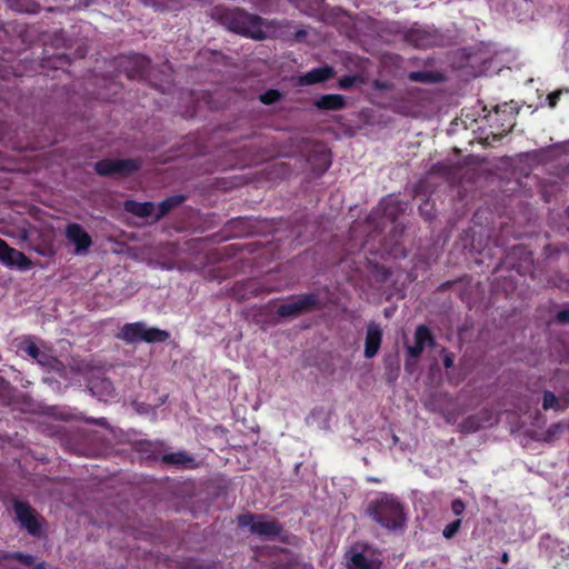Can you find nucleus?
Masks as SVG:
<instances>
[{"label": "nucleus", "mask_w": 569, "mask_h": 569, "mask_svg": "<svg viewBox=\"0 0 569 569\" xmlns=\"http://www.w3.org/2000/svg\"><path fill=\"white\" fill-rule=\"evenodd\" d=\"M368 511L372 519L383 528L396 530L403 526V507L393 496L382 495L372 500Z\"/></svg>", "instance_id": "nucleus-1"}, {"label": "nucleus", "mask_w": 569, "mask_h": 569, "mask_svg": "<svg viewBox=\"0 0 569 569\" xmlns=\"http://www.w3.org/2000/svg\"><path fill=\"white\" fill-rule=\"evenodd\" d=\"M119 337L130 343L138 341L162 342L169 338V333L158 328L148 327L143 322H134L124 325Z\"/></svg>", "instance_id": "nucleus-2"}, {"label": "nucleus", "mask_w": 569, "mask_h": 569, "mask_svg": "<svg viewBox=\"0 0 569 569\" xmlns=\"http://www.w3.org/2000/svg\"><path fill=\"white\" fill-rule=\"evenodd\" d=\"M182 201V198L176 197L167 199L166 201L161 202L158 206H154L150 202H136V201H126L124 208L128 212H131L139 217H151L156 220L160 219L162 216H164L171 207L180 203Z\"/></svg>", "instance_id": "nucleus-3"}, {"label": "nucleus", "mask_w": 569, "mask_h": 569, "mask_svg": "<svg viewBox=\"0 0 569 569\" xmlns=\"http://www.w3.org/2000/svg\"><path fill=\"white\" fill-rule=\"evenodd\" d=\"M262 20L243 11L236 12L230 22V29L253 39H262L264 31Z\"/></svg>", "instance_id": "nucleus-4"}, {"label": "nucleus", "mask_w": 569, "mask_h": 569, "mask_svg": "<svg viewBox=\"0 0 569 569\" xmlns=\"http://www.w3.org/2000/svg\"><path fill=\"white\" fill-rule=\"evenodd\" d=\"M20 350L27 353L29 357L37 360V362L51 370L60 371V361L52 356L42 345H37L31 339H26L20 345Z\"/></svg>", "instance_id": "nucleus-5"}, {"label": "nucleus", "mask_w": 569, "mask_h": 569, "mask_svg": "<svg viewBox=\"0 0 569 569\" xmlns=\"http://www.w3.org/2000/svg\"><path fill=\"white\" fill-rule=\"evenodd\" d=\"M240 527L249 528L252 533L263 537L276 536L280 531L277 522L266 520L261 516L243 515L238 518Z\"/></svg>", "instance_id": "nucleus-6"}, {"label": "nucleus", "mask_w": 569, "mask_h": 569, "mask_svg": "<svg viewBox=\"0 0 569 569\" xmlns=\"http://www.w3.org/2000/svg\"><path fill=\"white\" fill-rule=\"evenodd\" d=\"M139 168V162L132 159H108L96 163L99 174H128Z\"/></svg>", "instance_id": "nucleus-7"}, {"label": "nucleus", "mask_w": 569, "mask_h": 569, "mask_svg": "<svg viewBox=\"0 0 569 569\" xmlns=\"http://www.w3.org/2000/svg\"><path fill=\"white\" fill-rule=\"evenodd\" d=\"M380 558L370 549L351 550L348 558V569H379Z\"/></svg>", "instance_id": "nucleus-8"}, {"label": "nucleus", "mask_w": 569, "mask_h": 569, "mask_svg": "<svg viewBox=\"0 0 569 569\" xmlns=\"http://www.w3.org/2000/svg\"><path fill=\"white\" fill-rule=\"evenodd\" d=\"M66 236L70 243L74 246L76 254H86L92 243L90 236L86 230L77 224L70 223L67 226Z\"/></svg>", "instance_id": "nucleus-9"}, {"label": "nucleus", "mask_w": 569, "mask_h": 569, "mask_svg": "<svg viewBox=\"0 0 569 569\" xmlns=\"http://www.w3.org/2000/svg\"><path fill=\"white\" fill-rule=\"evenodd\" d=\"M0 261L8 267H17L20 270H27L31 264L22 252L10 248L2 239H0Z\"/></svg>", "instance_id": "nucleus-10"}, {"label": "nucleus", "mask_w": 569, "mask_h": 569, "mask_svg": "<svg viewBox=\"0 0 569 569\" xmlns=\"http://www.w3.org/2000/svg\"><path fill=\"white\" fill-rule=\"evenodd\" d=\"M316 297L313 295H306L293 298L292 300L282 303L278 308V315L282 317L296 316L300 312L308 310L316 303Z\"/></svg>", "instance_id": "nucleus-11"}, {"label": "nucleus", "mask_w": 569, "mask_h": 569, "mask_svg": "<svg viewBox=\"0 0 569 569\" xmlns=\"http://www.w3.org/2000/svg\"><path fill=\"white\" fill-rule=\"evenodd\" d=\"M432 345V337L429 329L425 326L417 328L415 332V343L407 347V351L415 362L427 346Z\"/></svg>", "instance_id": "nucleus-12"}, {"label": "nucleus", "mask_w": 569, "mask_h": 569, "mask_svg": "<svg viewBox=\"0 0 569 569\" xmlns=\"http://www.w3.org/2000/svg\"><path fill=\"white\" fill-rule=\"evenodd\" d=\"M14 512L21 526L31 535H37L39 532L40 527L38 520L26 503L20 501L14 502Z\"/></svg>", "instance_id": "nucleus-13"}, {"label": "nucleus", "mask_w": 569, "mask_h": 569, "mask_svg": "<svg viewBox=\"0 0 569 569\" xmlns=\"http://www.w3.org/2000/svg\"><path fill=\"white\" fill-rule=\"evenodd\" d=\"M407 40L416 48H428L438 43L437 36L422 28L410 30Z\"/></svg>", "instance_id": "nucleus-14"}, {"label": "nucleus", "mask_w": 569, "mask_h": 569, "mask_svg": "<svg viewBox=\"0 0 569 569\" xmlns=\"http://www.w3.org/2000/svg\"><path fill=\"white\" fill-rule=\"evenodd\" d=\"M382 331L376 323H370L367 328L365 356L372 358L377 355L381 343Z\"/></svg>", "instance_id": "nucleus-15"}, {"label": "nucleus", "mask_w": 569, "mask_h": 569, "mask_svg": "<svg viewBox=\"0 0 569 569\" xmlns=\"http://www.w3.org/2000/svg\"><path fill=\"white\" fill-rule=\"evenodd\" d=\"M333 74V69L331 67H320L312 69L308 73H306L300 79L301 84H313L318 82H322Z\"/></svg>", "instance_id": "nucleus-16"}, {"label": "nucleus", "mask_w": 569, "mask_h": 569, "mask_svg": "<svg viewBox=\"0 0 569 569\" xmlns=\"http://www.w3.org/2000/svg\"><path fill=\"white\" fill-rule=\"evenodd\" d=\"M90 390L94 396L104 401L112 397L114 391L111 381L108 379H101L99 381L92 382Z\"/></svg>", "instance_id": "nucleus-17"}, {"label": "nucleus", "mask_w": 569, "mask_h": 569, "mask_svg": "<svg viewBox=\"0 0 569 569\" xmlns=\"http://www.w3.org/2000/svg\"><path fill=\"white\" fill-rule=\"evenodd\" d=\"M345 101L340 94H327L318 99L317 107L327 110H337L343 106Z\"/></svg>", "instance_id": "nucleus-18"}, {"label": "nucleus", "mask_w": 569, "mask_h": 569, "mask_svg": "<svg viewBox=\"0 0 569 569\" xmlns=\"http://www.w3.org/2000/svg\"><path fill=\"white\" fill-rule=\"evenodd\" d=\"M568 403L566 400L557 398L552 392L547 391L543 395L542 407L545 410L553 409L556 411H561L567 408Z\"/></svg>", "instance_id": "nucleus-19"}, {"label": "nucleus", "mask_w": 569, "mask_h": 569, "mask_svg": "<svg viewBox=\"0 0 569 569\" xmlns=\"http://www.w3.org/2000/svg\"><path fill=\"white\" fill-rule=\"evenodd\" d=\"M163 461L167 463L182 466V467H192L193 458L186 455L184 452H174L170 455L163 456Z\"/></svg>", "instance_id": "nucleus-20"}, {"label": "nucleus", "mask_w": 569, "mask_h": 569, "mask_svg": "<svg viewBox=\"0 0 569 569\" xmlns=\"http://www.w3.org/2000/svg\"><path fill=\"white\" fill-rule=\"evenodd\" d=\"M8 557L14 558V559H17L18 561H20L21 563H23V565H26L28 567H32L33 566V569H44V563L43 562L34 565V559H33V557L31 555H26V553L17 552V553H11Z\"/></svg>", "instance_id": "nucleus-21"}, {"label": "nucleus", "mask_w": 569, "mask_h": 569, "mask_svg": "<svg viewBox=\"0 0 569 569\" xmlns=\"http://www.w3.org/2000/svg\"><path fill=\"white\" fill-rule=\"evenodd\" d=\"M460 525H461L460 519H457V520L452 521L451 523L447 525L442 531L443 536L446 538H452L459 530Z\"/></svg>", "instance_id": "nucleus-22"}, {"label": "nucleus", "mask_w": 569, "mask_h": 569, "mask_svg": "<svg viewBox=\"0 0 569 569\" xmlns=\"http://www.w3.org/2000/svg\"><path fill=\"white\" fill-rule=\"evenodd\" d=\"M279 98V93L277 91H269L261 94L260 99L263 103H272Z\"/></svg>", "instance_id": "nucleus-23"}, {"label": "nucleus", "mask_w": 569, "mask_h": 569, "mask_svg": "<svg viewBox=\"0 0 569 569\" xmlns=\"http://www.w3.org/2000/svg\"><path fill=\"white\" fill-rule=\"evenodd\" d=\"M451 510L456 516H460L465 511V503L460 499H456L451 503Z\"/></svg>", "instance_id": "nucleus-24"}, {"label": "nucleus", "mask_w": 569, "mask_h": 569, "mask_svg": "<svg viewBox=\"0 0 569 569\" xmlns=\"http://www.w3.org/2000/svg\"><path fill=\"white\" fill-rule=\"evenodd\" d=\"M561 93H562V91H561V90H558V91H555V92H552V93H550V94L548 96V102H549V106H550L551 108H555V107H556L557 101H558L559 97L561 96Z\"/></svg>", "instance_id": "nucleus-25"}, {"label": "nucleus", "mask_w": 569, "mask_h": 569, "mask_svg": "<svg viewBox=\"0 0 569 569\" xmlns=\"http://www.w3.org/2000/svg\"><path fill=\"white\" fill-rule=\"evenodd\" d=\"M409 78L412 81H426L427 74L423 72H412V73H410Z\"/></svg>", "instance_id": "nucleus-26"}, {"label": "nucleus", "mask_w": 569, "mask_h": 569, "mask_svg": "<svg viewBox=\"0 0 569 569\" xmlns=\"http://www.w3.org/2000/svg\"><path fill=\"white\" fill-rule=\"evenodd\" d=\"M468 427L467 429L468 430H476L478 428H482V427H486V426H489L490 423L489 422H477L475 423L472 420L468 421Z\"/></svg>", "instance_id": "nucleus-27"}, {"label": "nucleus", "mask_w": 569, "mask_h": 569, "mask_svg": "<svg viewBox=\"0 0 569 569\" xmlns=\"http://www.w3.org/2000/svg\"><path fill=\"white\" fill-rule=\"evenodd\" d=\"M557 319L560 322H569V310H562L557 313Z\"/></svg>", "instance_id": "nucleus-28"}, {"label": "nucleus", "mask_w": 569, "mask_h": 569, "mask_svg": "<svg viewBox=\"0 0 569 569\" xmlns=\"http://www.w3.org/2000/svg\"><path fill=\"white\" fill-rule=\"evenodd\" d=\"M320 157H321V161H322V168L325 170V169H327L329 167L330 159H329L328 153L325 152V151H321Z\"/></svg>", "instance_id": "nucleus-29"}, {"label": "nucleus", "mask_w": 569, "mask_h": 569, "mask_svg": "<svg viewBox=\"0 0 569 569\" xmlns=\"http://www.w3.org/2000/svg\"><path fill=\"white\" fill-rule=\"evenodd\" d=\"M443 363L446 368H450L453 365V357L451 355H445Z\"/></svg>", "instance_id": "nucleus-30"}, {"label": "nucleus", "mask_w": 569, "mask_h": 569, "mask_svg": "<svg viewBox=\"0 0 569 569\" xmlns=\"http://www.w3.org/2000/svg\"><path fill=\"white\" fill-rule=\"evenodd\" d=\"M352 83V79L351 78H343L340 80L339 84L341 88L346 89V88H349Z\"/></svg>", "instance_id": "nucleus-31"}, {"label": "nucleus", "mask_w": 569, "mask_h": 569, "mask_svg": "<svg viewBox=\"0 0 569 569\" xmlns=\"http://www.w3.org/2000/svg\"><path fill=\"white\" fill-rule=\"evenodd\" d=\"M496 112H497V113H498V112H503V113L509 112V113L511 114V113H512V110H511V108H509L507 104H505V106H501V107H500V106H497V107H496Z\"/></svg>", "instance_id": "nucleus-32"}, {"label": "nucleus", "mask_w": 569, "mask_h": 569, "mask_svg": "<svg viewBox=\"0 0 569 569\" xmlns=\"http://www.w3.org/2000/svg\"><path fill=\"white\" fill-rule=\"evenodd\" d=\"M137 62L139 63L140 68H143L148 63V61L144 58H137ZM139 72L142 73L143 69H140Z\"/></svg>", "instance_id": "nucleus-33"}, {"label": "nucleus", "mask_w": 569, "mask_h": 569, "mask_svg": "<svg viewBox=\"0 0 569 569\" xmlns=\"http://www.w3.org/2000/svg\"><path fill=\"white\" fill-rule=\"evenodd\" d=\"M509 561V556L507 552H505L502 556H501V562L503 563H507Z\"/></svg>", "instance_id": "nucleus-34"}, {"label": "nucleus", "mask_w": 569, "mask_h": 569, "mask_svg": "<svg viewBox=\"0 0 569 569\" xmlns=\"http://www.w3.org/2000/svg\"><path fill=\"white\" fill-rule=\"evenodd\" d=\"M553 429H555V432H556V431H558L560 429V426H555Z\"/></svg>", "instance_id": "nucleus-35"}, {"label": "nucleus", "mask_w": 569, "mask_h": 569, "mask_svg": "<svg viewBox=\"0 0 569 569\" xmlns=\"http://www.w3.org/2000/svg\"><path fill=\"white\" fill-rule=\"evenodd\" d=\"M321 0H317V2H320Z\"/></svg>", "instance_id": "nucleus-36"}]
</instances>
